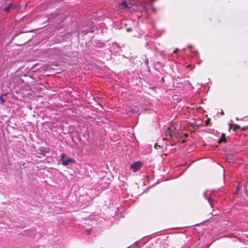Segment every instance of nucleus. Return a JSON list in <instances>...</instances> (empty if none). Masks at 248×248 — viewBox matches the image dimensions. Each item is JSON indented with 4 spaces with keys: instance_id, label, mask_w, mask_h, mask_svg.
Here are the masks:
<instances>
[{
    "instance_id": "obj_1",
    "label": "nucleus",
    "mask_w": 248,
    "mask_h": 248,
    "mask_svg": "<svg viewBox=\"0 0 248 248\" xmlns=\"http://www.w3.org/2000/svg\"><path fill=\"white\" fill-rule=\"evenodd\" d=\"M142 164L140 162H136L133 163L130 166V168L134 172H136L139 170L141 167Z\"/></svg>"
},
{
    "instance_id": "obj_2",
    "label": "nucleus",
    "mask_w": 248,
    "mask_h": 248,
    "mask_svg": "<svg viewBox=\"0 0 248 248\" xmlns=\"http://www.w3.org/2000/svg\"><path fill=\"white\" fill-rule=\"evenodd\" d=\"M60 160L62 162V164L64 166L67 165L70 162H71L72 159L69 158H65V155L62 154L61 155V157Z\"/></svg>"
},
{
    "instance_id": "obj_3",
    "label": "nucleus",
    "mask_w": 248,
    "mask_h": 248,
    "mask_svg": "<svg viewBox=\"0 0 248 248\" xmlns=\"http://www.w3.org/2000/svg\"><path fill=\"white\" fill-rule=\"evenodd\" d=\"M49 152L48 148L40 147L38 149V153L40 155H44L45 153H47Z\"/></svg>"
},
{
    "instance_id": "obj_4",
    "label": "nucleus",
    "mask_w": 248,
    "mask_h": 248,
    "mask_svg": "<svg viewBox=\"0 0 248 248\" xmlns=\"http://www.w3.org/2000/svg\"><path fill=\"white\" fill-rule=\"evenodd\" d=\"M226 135L224 133L222 134L221 138L218 140V143H220L222 142H226Z\"/></svg>"
},
{
    "instance_id": "obj_5",
    "label": "nucleus",
    "mask_w": 248,
    "mask_h": 248,
    "mask_svg": "<svg viewBox=\"0 0 248 248\" xmlns=\"http://www.w3.org/2000/svg\"><path fill=\"white\" fill-rule=\"evenodd\" d=\"M7 96V94L6 93H4L3 94H2L0 96V104L1 105L3 104V103L5 102V98L4 97H6Z\"/></svg>"
},
{
    "instance_id": "obj_6",
    "label": "nucleus",
    "mask_w": 248,
    "mask_h": 248,
    "mask_svg": "<svg viewBox=\"0 0 248 248\" xmlns=\"http://www.w3.org/2000/svg\"><path fill=\"white\" fill-rule=\"evenodd\" d=\"M127 7H128V5L127 4V2H126V1H123L119 5V7L120 8H122L123 7H124V8H127Z\"/></svg>"
},
{
    "instance_id": "obj_7",
    "label": "nucleus",
    "mask_w": 248,
    "mask_h": 248,
    "mask_svg": "<svg viewBox=\"0 0 248 248\" xmlns=\"http://www.w3.org/2000/svg\"><path fill=\"white\" fill-rule=\"evenodd\" d=\"M232 126H233V130H234V131L236 130L237 129H239V128H240V126H239V125H236V124L232 125V124H230V129H231V127H232Z\"/></svg>"
},
{
    "instance_id": "obj_8",
    "label": "nucleus",
    "mask_w": 248,
    "mask_h": 248,
    "mask_svg": "<svg viewBox=\"0 0 248 248\" xmlns=\"http://www.w3.org/2000/svg\"><path fill=\"white\" fill-rule=\"evenodd\" d=\"M13 7V5H12V4H10L9 5V6L6 7L5 9V12H8L9 11V10L12 8Z\"/></svg>"
},
{
    "instance_id": "obj_9",
    "label": "nucleus",
    "mask_w": 248,
    "mask_h": 248,
    "mask_svg": "<svg viewBox=\"0 0 248 248\" xmlns=\"http://www.w3.org/2000/svg\"><path fill=\"white\" fill-rule=\"evenodd\" d=\"M210 120L209 119H208L205 122V125L206 126H207L210 122Z\"/></svg>"
},
{
    "instance_id": "obj_10",
    "label": "nucleus",
    "mask_w": 248,
    "mask_h": 248,
    "mask_svg": "<svg viewBox=\"0 0 248 248\" xmlns=\"http://www.w3.org/2000/svg\"><path fill=\"white\" fill-rule=\"evenodd\" d=\"M86 232L88 234H90L91 233V232H92V229H87L86 230Z\"/></svg>"
},
{
    "instance_id": "obj_11",
    "label": "nucleus",
    "mask_w": 248,
    "mask_h": 248,
    "mask_svg": "<svg viewBox=\"0 0 248 248\" xmlns=\"http://www.w3.org/2000/svg\"><path fill=\"white\" fill-rule=\"evenodd\" d=\"M145 62L147 66H148L149 62H148V59L147 58H146L145 61Z\"/></svg>"
},
{
    "instance_id": "obj_12",
    "label": "nucleus",
    "mask_w": 248,
    "mask_h": 248,
    "mask_svg": "<svg viewBox=\"0 0 248 248\" xmlns=\"http://www.w3.org/2000/svg\"><path fill=\"white\" fill-rule=\"evenodd\" d=\"M179 49L178 48H176L174 51L173 52L174 53H176L178 51Z\"/></svg>"
},
{
    "instance_id": "obj_13",
    "label": "nucleus",
    "mask_w": 248,
    "mask_h": 248,
    "mask_svg": "<svg viewBox=\"0 0 248 248\" xmlns=\"http://www.w3.org/2000/svg\"><path fill=\"white\" fill-rule=\"evenodd\" d=\"M168 134L169 135V136H170V137H172V135H171V133L170 131L169 132V133Z\"/></svg>"
},
{
    "instance_id": "obj_14",
    "label": "nucleus",
    "mask_w": 248,
    "mask_h": 248,
    "mask_svg": "<svg viewBox=\"0 0 248 248\" xmlns=\"http://www.w3.org/2000/svg\"><path fill=\"white\" fill-rule=\"evenodd\" d=\"M164 80H164V77L162 78H161V81H162L163 82H164Z\"/></svg>"
},
{
    "instance_id": "obj_15",
    "label": "nucleus",
    "mask_w": 248,
    "mask_h": 248,
    "mask_svg": "<svg viewBox=\"0 0 248 248\" xmlns=\"http://www.w3.org/2000/svg\"><path fill=\"white\" fill-rule=\"evenodd\" d=\"M184 136H185V137H187L188 136V134H185L184 135Z\"/></svg>"
},
{
    "instance_id": "obj_16",
    "label": "nucleus",
    "mask_w": 248,
    "mask_h": 248,
    "mask_svg": "<svg viewBox=\"0 0 248 248\" xmlns=\"http://www.w3.org/2000/svg\"><path fill=\"white\" fill-rule=\"evenodd\" d=\"M157 63H158V64H160V62H157Z\"/></svg>"
},
{
    "instance_id": "obj_17",
    "label": "nucleus",
    "mask_w": 248,
    "mask_h": 248,
    "mask_svg": "<svg viewBox=\"0 0 248 248\" xmlns=\"http://www.w3.org/2000/svg\"><path fill=\"white\" fill-rule=\"evenodd\" d=\"M185 141V140H183V142H184Z\"/></svg>"
}]
</instances>
